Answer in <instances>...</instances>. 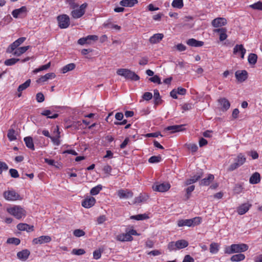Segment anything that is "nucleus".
<instances>
[{"mask_svg":"<svg viewBox=\"0 0 262 262\" xmlns=\"http://www.w3.org/2000/svg\"><path fill=\"white\" fill-rule=\"evenodd\" d=\"M248 248V246L246 244H232L230 246L225 247L224 252L228 254L234 253H241L246 251Z\"/></svg>","mask_w":262,"mask_h":262,"instance_id":"1","label":"nucleus"},{"mask_svg":"<svg viewBox=\"0 0 262 262\" xmlns=\"http://www.w3.org/2000/svg\"><path fill=\"white\" fill-rule=\"evenodd\" d=\"M118 75L124 77L127 80L137 81L139 80V76L134 72L127 69H119L117 71Z\"/></svg>","mask_w":262,"mask_h":262,"instance_id":"2","label":"nucleus"},{"mask_svg":"<svg viewBox=\"0 0 262 262\" xmlns=\"http://www.w3.org/2000/svg\"><path fill=\"white\" fill-rule=\"evenodd\" d=\"M7 211L18 220L25 217L26 215V211L25 210L19 206L15 205L13 207L8 208Z\"/></svg>","mask_w":262,"mask_h":262,"instance_id":"3","label":"nucleus"},{"mask_svg":"<svg viewBox=\"0 0 262 262\" xmlns=\"http://www.w3.org/2000/svg\"><path fill=\"white\" fill-rule=\"evenodd\" d=\"M202 219L200 217H195L191 219L180 220L178 221L179 227L188 226L193 227L199 225L201 222Z\"/></svg>","mask_w":262,"mask_h":262,"instance_id":"4","label":"nucleus"},{"mask_svg":"<svg viewBox=\"0 0 262 262\" xmlns=\"http://www.w3.org/2000/svg\"><path fill=\"white\" fill-rule=\"evenodd\" d=\"M87 6V3L82 4L79 6V8L73 10L71 12V15L74 19L80 18L84 14Z\"/></svg>","mask_w":262,"mask_h":262,"instance_id":"5","label":"nucleus"},{"mask_svg":"<svg viewBox=\"0 0 262 262\" xmlns=\"http://www.w3.org/2000/svg\"><path fill=\"white\" fill-rule=\"evenodd\" d=\"M58 26L61 29L67 28L70 25V17L67 14H62L57 18Z\"/></svg>","mask_w":262,"mask_h":262,"instance_id":"6","label":"nucleus"},{"mask_svg":"<svg viewBox=\"0 0 262 262\" xmlns=\"http://www.w3.org/2000/svg\"><path fill=\"white\" fill-rule=\"evenodd\" d=\"M4 196L6 200L8 201H16L21 199L19 194L14 190H8L4 192Z\"/></svg>","mask_w":262,"mask_h":262,"instance_id":"7","label":"nucleus"},{"mask_svg":"<svg viewBox=\"0 0 262 262\" xmlns=\"http://www.w3.org/2000/svg\"><path fill=\"white\" fill-rule=\"evenodd\" d=\"M170 187V185L168 183H156L152 186L154 190L162 192L167 191L169 189Z\"/></svg>","mask_w":262,"mask_h":262,"instance_id":"8","label":"nucleus"},{"mask_svg":"<svg viewBox=\"0 0 262 262\" xmlns=\"http://www.w3.org/2000/svg\"><path fill=\"white\" fill-rule=\"evenodd\" d=\"M118 196L121 199H129L133 196V192L128 189H120L117 192Z\"/></svg>","mask_w":262,"mask_h":262,"instance_id":"9","label":"nucleus"},{"mask_svg":"<svg viewBox=\"0 0 262 262\" xmlns=\"http://www.w3.org/2000/svg\"><path fill=\"white\" fill-rule=\"evenodd\" d=\"M51 241V237L48 235H42L33 239L32 242L34 244H43L48 243Z\"/></svg>","mask_w":262,"mask_h":262,"instance_id":"10","label":"nucleus"},{"mask_svg":"<svg viewBox=\"0 0 262 262\" xmlns=\"http://www.w3.org/2000/svg\"><path fill=\"white\" fill-rule=\"evenodd\" d=\"M227 24V21L224 17H218L212 20L211 22L212 25L215 28L225 26Z\"/></svg>","mask_w":262,"mask_h":262,"instance_id":"11","label":"nucleus"},{"mask_svg":"<svg viewBox=\"0 0 262 262\" xmlns=\"http://www.w3.org/2000/svg\"><path fill=\"white\" fill-rule=\"evenodd\" d=\"M237 80L242 82L245 81L248 78V73L246 70L237 71L235 73Z\"/></svg>","mask_w":262,"mask_h":262,"instance_id":"12","label":"nucleus"},{"mask_svg":"<svg viewBox=\"0 0 262 262\" xmlns=\"http://www.w3.org/2000/svg\"><path fill=\"white\" fill-rule=\"evenodd\" d=\"M246 50L244 48L243 45H236L233 48V54H237L238 53L241 54V57L242 59L244 58Z\"/></svg>","mask_w":262,"mask_h":262,"instance_id":"13","label":"nucleus"},{"mask_svg":"<svg viewBox=\"0 0 262 262\" xmlns=\"http://www.w3.org/2000/svg\"><path fill=\"white\" fill-rule=\"evenodd\" d=\"M95 202L96 200L94 198L90 197L82 201V206L84 208H89L94 206Z\"/></svg>","mask_w":262,"mask_h":262,"instance_id":"14","label":"nucleus"},{"mask_svg":"<svg viewBox=\"0 0 262 262\" xmlns=\"http://www.w3.org/2000/svg\"><path fill=\"white\" fill-rule=\"evenodd\" d=\"M213 32L214 33H219L220 40L221 41L225 40L227 38V35L226 34L227 29L225 28L214 29Z\"/></svg>","mask_w":262,"mask_h":262,"instance_id":"15","label":"nucleus"},{"mask_svg":"<svg viewBox=\"0 0 262 262\" xmlns=\"http://www.w3.org/2000/svg\"><path fill=\"white\" fill-rule=\"evenodd\" d=\"M202 174L203 172L200 171V172H198L196 174L194 175L191 178L186 180L185 182V185H189L191 184L196 182L202 177Z\"/></svg>","mask_w":262,"mask_h":262,"instance_id":"16","label":"nucleus"},{"mask_svg":"<svg viewBox=\"0 0 262 262\" xmlns=\"http://www.w3.org/2000/svg\"><path fill=\"white\" fill-rule=\"evenodd\" d=\"M184 125H175L169 126L165 128V130L170 131L171 133H174L177 132L182 131L184 129Z\"/></svg>","mask_w":262,"mask_h":262,"instance_id":"17","label":"nucleus"},{"mask_svg":"<svg viewBox=\"0 0 262 262\" xmlns=\"http://www.w3.org/2000/svg\"><path fill=\"white\" fill-rule=\"evenodd\" d=\"M30 254V252L28 250L24 249L17 252V256L19 259L23 261H25L28 259Z\"/></svg>","mask_w":262,"mask_h":262,"instance_id":"18","label":"nucleus"},{"mask_svg":"<svg viewBox=\"0 0 262 262\" xmlns=\"http://www.w3.org/2000/svg\"><path fill=\"white\" fill-rule=\"evenodd\" d=\"M149 196L146 193H141L139 196L136 197L134 199L133 204H139L146 202Z\"/></svg>","mask_w":262,"mask_h":262,"instance_id":"19","label":"nucleus"},{"mask_svg":"<svg viewBox=\"0 0 262 262\" xmlns=\"http://www.w3.org/2000/svg\"><path fill=\"white\" fill-rule=\"evenodd\" d=\"M33 226H30L25 223H19L17 225V228L20 231H27V232L33 230Z\"/></svg>","mask_w":262,"mask_h":262,"instance_id":"20","label":"nucleus"},{"mask_svg":"<svg viewBox=\"0 0 262 262\" xmlns=\"http://www.w3.org/2000/svg\"><path fill=\"white\" fill-rule=\"evenodd\" d=\"M164 35L162 33L154 34L150 37L149 41L151 43L154 44L159 42L163 38Z\"/></svg>","mask_w":262,"mask_h":262,"instance_id":"21","label":"nucleus"},{"mask_svg":"<svg viewBox=\"0 0 262 262\" xmlns=\"http://www.w3.org/2000/svg\"><path fill=\"white\" fill-rule=\"evenodd\" d=\"M55 76L56 75L54 73H49L43 76H42L40 78L36 80V82L38 83L44 82L48 79L54 78Z\"/></svg>","mask_w":262,"mask_h":262,"instance_id":"22","label":"nucleus"},{"mask_svg":"<svg viewBox=\"0 0 262 262\" xmlns=\"http://www.w3.org/2000/svg\"><path fill=\"white\" fill-rule=\"evenodd\" d=\"M251 205L245 203L239 206L237 209L238 213L240 215H243L246 213L249 209Z\"/></svg>","mask_w":262,"mask_h":262,"instance_id":"23","label":"nucleus"},{"mask_svg":"<svg viewBox=\"0 0 262 262\" xmlns=\"http://www.w3.org/2000/svg\"><path fill=\"white\" fill-rule=\"evenodd\" d=\"M117 239L121 242L130 241L133 240V237L128 232L117 235Z\"/></svg>","mask_w":262,"mask_h":262,"instance_id":"24","label":"nucleus"},{"mask_svg":"<svg viewBox=\"0 0 262 262\" xmlns=\"http://www.w3.org/2000/svg\"><path fill=\"white\" fill-rule=\"evenodd\" d=\"M219 102L222 106V109L223 111H227L230 106L229 101L225 98H222L219 99Z\"/></svg>","mask_w":262,"mask_h":262,"instance_id":"25","label":"nucleus"},{"mask_svg":"<svg viewBox=\"0 0 262 262\" xmlns=\"http://www.w3.org/2000/svg\"><path fill=\"white\" fill-rule=\"evenodd\" d=\"M31 83V80L28 79L25 82L19 85L17 88V91L19 92L18 97H20L21 96V92L28 88Z\"/></svg>","mask_w":262,"mask_h":262,"instance_id":"26","label":"nucleus"},{"mask_svg":"<svg viewBox=\"0 0 262 262\" xmlns=\"http://www.w3.org/2000/svg\"><path fill=\"white\" fill-rule=\"evenodd\" d=\"M138 3V0H122L120 2V5L122 7H132Z\"/></svg>","mask_w":262,"mask_h":262,"instance_id":"27","label":"nucleus"},{"mask_svg":"<svg viewBox=\"0 0 262 262\" xmlns=\"http://www.w3.org/2000/svg\"><path fill=\"white\" fill-rule=\"evenodd\" d=\"M186 43L188 45L191 47H202L204 45V42L201 41H198L194 38H190L187 40Z\"/></svg>","mask_w":262,"mask_h":262,"instance_id":"28","label":"nucleus"},{"mask_svg":"<svg viewBox=\"0 0 262 262\" xmlns=\"http://www.w3.org/2000/svg\"><path fill=\"white\" fill-rule=\"evenodd\" d=\"M27 11V8L25 6H23L19 9H17L13 10L12 14L14 18H17L21 14L25 13Z\"/></svg>","mask_w":262,"mask_h":262,"instance_id":"29","label":"nucleus"},{"mask_svg":"<svg viewBox=\"0 0 262 262\" xmlns=\"http://www.w3.org/2000/svg\"><path fill=\"white\" fill-rule=\"evenodd\" d=\"M29 46L21 47L18 48L13 53V55L16 56H20L21 55L25 53L29 48Z\"/></svg>","mask_w":262,"mask_h":262,"instance_id":"30","label":"nucleus"},{"mask_svg":"<svg viewBox=\"0 0 262 262\" xmlns=\"http://www.w3.org/2000/svg\"><path fill=\"white\" fill-rule=\"evenodd\" d=\"M260 174L257 172H254L250 178L249 182L252 184H257L260 182Z\"/></svg>","mask_w":262,"mask_h":262,"instance_id":"31","label":"nucleus"},{"mask_svg":"<svg viewBox=\"0 0 262 262\" xmlns=\"http://www.w3.org/2000/svg\"><path fill=\"white\" fill-rule=\"evenodd\" d=\"M214 176L211 174H208L207 178H204L200 182V185L203 186H208L213 180Z\"/></svg>","mask_w":262,"mask_h":262,"instance_id":"32","label":"nucleus"},{"mask_svg":"<svg viewBox=\"0 0 262 262\" xmlns=\"http://www.w3.org/2000/svg\"><path fill=\"white\" fill-rule=\"evenodd\" d=\"M26 146L34 150V145L33 141V139L31 137H25L24 139Z\"/></svg>","mask_w":262,"mask_h":262,"instance_id":"33","label":"nucleus"},{"mask_svg":"<svg viewBox=\"0 0 262 262\" xmlns=\"http://www.w3.org/2000/svg\"><path fill=\"white\" fill-rule=\"evenodd\" d=\"M176 243L177 250L184 248L188 246V242L184 239L177 241Z\"/></svg>","mask_w":262,"mask_h":262,"instance_id":"34","label":"nucleus"},{"mask_svg":"<svg viewBox=\"0 0 262 262\" xmlns=\"http://www.w3.org/2000/svg\"><path fill=\"white\" fill-rule=\"evenodd\" d=\"M41 114L43 116H47L48 118L55 119L58 117V115L57 114H54L52 115V113L51 111L46 110L43 111Z\"/></svg>","mask_w":262,"mask_h":262,"instance_id":"35","label":"nucleus"},{"mask_svg":"<svg viewBox=\"0 0 262 262\" xmlns=\"http://www.w3.org/2000/svg\"><path fill=\"white\" fill-rule=\"evenodd\" d=\"M245 256L244 254L242 253H239L237 254L233 255L230 258V260L232 261H241L245 259Z\"/></svg>","mask_w":262,"mask_h":262,"instance_id":"36","label":"nucleus"},{"mask_svg":"<svg viewBox=\"0 0 262 262\" xmlns=\"http://www.w3.org/2000/svg\"><path fill=\"white\" fill-rule=\"evenodd\" d=\"M58 135H56L55 137H51L50 139H51L53 143L57 146H58L60 144V141L59 138H60V132H59V129L57 128Z\"/></svg>","mask_w":262,"mask_h":262,"instance_id":"37","label":"nucleus"},{"mask_svg":"<svg viewBox=\"0 0 262 262\" xmlns=\"http://www.w3.org/2000/svg\"><path fill=\"white\" fill-rule=\"evenodd\" d=\"M154 98L155 105L159 104L162 101L160 95V93L158 90H154Z\"/></svg>","mask_w":262,"mask_h":262,"instance_id":"38","label":"nucleus"},{"mask_svg":"<svg viewBox=\"0 0 262 262\" xmlns=\"http://www.w3.org/2000/svg\"><path fill=\"white\" fill-rule=\"evenodd\" d=\"M246 160V157L242 154H239L237 155L235 162L241 166L245 163Z\"/></svg>","mask_w":262,"mask_h":262,"instance_id":"39","label":"nucleus"},{"mask_svg":"<svg viewBox=\"0 0 262 262\" xmlns=\"http://www.w3.org/2000/svg\"><path fill=\"white\" fill-rule=\"evenodd\" d=\"M257 60V56L254 53H250L248 58V62L251 64H255Z\"/></svg>","mask_w":262,"mask_h":262,"instance_id":"40","label":"nucleus"},{"mask_svg":"<svg viewBox=\"0 0 262 262\" xmlns=\"http://www.w3.org/2000/svg\"><path fill=\"white\" fill-rule=\"evenodd\" d=\"M7 137L9 140L14 141L16 139V134L14 129L11 128L8 130Z\"/></svg>","mask_w":262,"mask_h":262,"instance_id":"41","label":"nucleus"},{"mask_svg":"<svg viewBox=\"0 0 262 262\" xmlns=\"http://www.w3.org/2000/svg\"><path fill=\"white\" fill-rule=\"evenodd\" d=\"M171 6L175 8L181 9L183 6V0H173Z\"/></svg>","mask_w":262,"mask_h":262,"instance_id":"42","label":"nucleus"},{"mask_svg":"<svg viewBox=\"0 0 262 262\" xmlns=\"http://www.w3.org/2000/svg\"><path fill=\"white\" fill-rule=\"evenodd\" d=\"M75 64L73 63H69L64 66L62 69V72L63 73H66L69 71L73 70L75 68Z\"/></svg>","mask_w":262,"mask_h":262,"instance_id":"43","label":"nucleus"},{"mask_svg":"<svg viewBox=\"0 0 262 262\" xmlns=\"http://www.w3.org/2000/svg\"><path fill=\"white\" fill-rule=\"evenodd\" d=\"M149 218V216L147 214L144 213V214H138L136 215H133L130 216V219H135L138 221L140 220H144L145 219H147Z\"/></svg>","mask_w":262,"mask_h":262,"instance_id":"44","label":"nucleus"},{"mask_svg":"<svg viewBox=\"0 0 262 262\" xmlns=\"http://www.w3.org/2000/svg\"><path fill=\"white\" fill-rule=\"evenodd\" d=\"M219 245L217 243H212L210 245V252L211 253L215 254L219 251Z\"/></svg>","mask_w":262,"mask_h":262,"instance_id":"45","label":"nucleus"},{"mask_svg":"<svg viewBox=\"0 0 262 262\" xmlns=\"http://www.w3.org/2000/svg\"><path fill=\"white\" fill-rule=\"evenodd\" d=\"M20 59L18 58H10L7 59L5 61L4 63L6 66H10L15 64L17 62L19 61Z\"/></svg>","mask_w":262,"mask_h":262,"instance_id":"46","label":"nucleus"},{"mask_svg":"<svg viewBox=\"0 0 262 262\" xmlns=\"http://www.w3.org/2000/svg\"><path fill=\"white\" fill-rule=\"evenodd\" d=\"M102 188V186L101 185H98L91 189L90 193L93 195H96L99 193Z\"/></svg>","mask_w":262,"mask_h":262,"instance_id":"47","label":"nucleus"},{"mask_svg":"<svg viewBox=\"0 0 262 262\" xmlns=\"http://www.w3.org/2000/svg\"><path fill=\"white\" fill-rule=\"evenodd\" d=\"M20 241L19 238L16 237H11L7 239V243L18 245L20 244Z\"/></svg>","mask_w":262,"mask_h":262,"instance_id":"48","label":"nucleus"},{"mask_svg":"<svg viewBox=\"0 0 262 262\" xmlns=\"http://www.w3.org/2000/svg\"><path fill=\"white\" fill-rule=\"evenodd\" d=\"M18 46V44L15 41L9 46L7 50V52L8 53H12L13 51L17 49Z\"/></svg>","mask_w":262,"mask_h":262,"instance_id":"49","label":"nucleus"},{"mask_svg":"<svg viewBox=\"0 0 262 262\" xmlns=\"http://www.w3.org/2000/svg\"><path fill=\"white\" fill-rule=\"evenodd\" d=\"M85 38L86 39V43L90 44L92 41H95L97 40L98 39V37L97 35H91L87 36L85 37Z\"/></svg>","mask_w":262,"mask_h":262,"instance_id":"50","label":"nucleus"},{"mask_svg":"<svg viewBox=\"0 0 262 262\" xmlns=\"http://www.w3.org/2000/svg\"><path fill=\"white\" fill-rule=\"evenodd\" d=\"M250 7L253 9L262 10V2L259 1L250 5Z\"/></svg>","mask_w":262,"mask_h":262,"instance_id":"51","label":"nucleus"},{"mask_svg":"<svg viewBox=\"0 0 262 262\" xmlns=\"http://www.w3.org/2000/svg\"><path fill=\"white\" fill-rule=\"evenodd\" d=\"M67 2L70 6V9L73 10L77 8L79 6V5L75 2V0H67Z\"/></svg>","mask_w":262,"mask_h":262,"instance_id":"52","label":"nucleus"},{"mask_svg":"<svg viewBox=\"0 0 262 262\" xmlns=\"http://www.w3.org/2000/svg\"><path fill=\"white\" fill-rule=\"evenodd\" d=\"M161 160V157L160 156H152L148 159V162L150 163H155L160 162Z\"/></svg>","mask_w":262,"mask_h":262,"instance_id":"53","label":"nucleus"},{"mask_svg":"<svg viewBox=\"0 0 262 262\" xmlns=\"http://www.w3.org/2000/svg\"><path fill=\"white\" fill-rule=\"evenodd\" d=\"M50 65H51V63L49 62V63H48L47 64H46L45 65H43L42 66H41L40 67H39L38 69H36L35 70H34V72L36 73L39 72L40 71L47 70V69H48L50 67Z\"/></svg>","mask_w":262,"mask_h":262,"instance_id":"54","label":"nucleus"},{"mask_svg":"<svg viewBox=\"0 0 262 262\" xmlns=\"http://www.w3.org/2000/svg\"><path fill=\"white\" fill-rule=\"evenodd\" d=\"M104 26L108 28L114 29L115 30L119 31L121 29V27L117 25H114L111 23L104 24Z\"/></svg>","mask_w":262,"mask_h":262,"instance_id":"55","label":"nucleus"},{"mask_svg":"<svg viewBox=\"0 0 262 262\" xmlns=\"http://www.w3.org/2000/svg\"><path fill=\"white\" fill-rule=\"evenodd\" d=\"M149 80L154 83H157L158 84L161 83V79L158 75H155L154 76L149 78Z\"/></svg>","mask_w":262,"mask_h":262,"instance_id":"56","label":"nucleus"},{"mask_svg":"<svg viewBox=\"0 0 262 262\" xmlns=\"http://www.w3.org/2000/svg\"><path fill=\"white\" fill-rule=\"evenodd\" d=\"M74 235L76 237H81L85 234V232L81 229H76L74 231Z\"/></svg>","mask_w":262,"mask_h":262,"instance_id":"57","label":"nucleus"},{"mask_svg":"<svg viewBox=\"0 0 262 262\" xmlns=\"http://www.w3.org/2000/svg\"><path fill=\"white\" fill-rule=\"evenodd\" d=\"M167 248L170 251L177 250L176 243L174 242H170L168 244Z\"/></svg>","mask_w":262,"mask_h":262,"instance_id":"58","label":"nucleus"},{"mask_svg":"<svg viewBox=\"0 0 262 262\" xmlns=\"http://www.w3.org/2000/svg\"><path fill=\"white\" fill-rule=\"evenodd\" d=\"M72 253L77 255H81L85 253V251L82 249H74L72 250Z\"/></svg>","mask_w":262,"mask_h":262,"instance_id":"59","label":"nucleus"},{"mask_svg":"<svg viewBox=\"0 0 262 262\" xmlns=\"http://www.w3.org/2000/svg\"><path fill=\"white\" fill-rule=\"evenodd\" d=\"M107 220V218L105 215H100L97 219V224L100 225L103 224L104 222H105Z\"/></svg>","mask_w":262,"mask_h":262,"instance_id":"60","label":"nucleus"},{"mask_svg":"<svg viewBox=\"0 0 262 262\" xmlns=\"http://www.w3.org/2000/svg\"><path fill=\"white\" fill-rule=\"evenodd\" d=\"M9 173L11 176V177L14 178H17L19 177V174L18 173V171L15 169L11 168L9 170Z\"/></svg>","mask_w":262,"mask_h":262,"instance_id":"61","label":"nucleus"},{"mask_svg":"<svg viewBox=\"0 0 262 262\" xmlns=\"http://www.w3.org/2000/svg\"><path fill=\"white\" fill-rule=\"evenodd\" d=\"M36 100L38 102H42L45 100V97L42 93H38L36 94Z\"/></svg>","mask_w":262,"mask_h":262,"instance_id":"62","label":"nucleus"},{"mask_svg":"<svg viewBox=\"0 0 262 262\" xmlns=\"http://www.w3.org/2000/svg\"><path fill=\"white\" fill-rule=\"evenodd\" d=\"M143 99L148 101L152 98V95L150 92H145L142 96Z\"/></svg>","mask_w":262,"mask_h":262,"instance_id":"63","label":"nucleus"},{"mask_svg":"<svg viewBox=\"0 0 262 262\" xmlns=\"http://www.w3.org/2000/svg\"><path fill=\"white\" fill-rule=\"evenodd\" d=\"M194 259L190 256L189 255H186L185 256L183 262H194Z\"/></svg>","mask_w":262,"mask_h":262,"instance_id":"64","label":"nucleus"}]
</instances>
